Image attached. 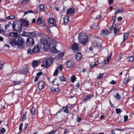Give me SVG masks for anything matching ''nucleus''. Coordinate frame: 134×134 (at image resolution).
Listing matches in <instances>:
<instances>
[{
	"mask_svg": "<svg viewBox=\"0 0 134 134\" xmlns=\"http://www.w3.org/2000/svg\"><path fill=\"white\" fill-rule=\"evenodd\" d=\"M78 40L83 45L85 44L88 41L87 36L85 33L83 32L79 33Z\"/></svg>",
	"mask_w": 134,
	"mask_h": 134,
	"instance_id": "1",
	"label": "nucleus"
},
{
	"mask_svg": "<svg viewBox=\"0 0 134 134\" xmlns=\"http://www.w3.org/2000/svg\"><path fill=\"white\" fill-rule=\"evenodd\" d=\"M25 42L23 38L21 37H18L17 39V45L19 48L21 49H24L25 47Z\"/></svg>",
	"mask_w": 134,
	"mask_h": 134,
	"instance_id": "2",
	"label": "nucleus"
},
{
	"mask_svg": "<svg viewBox=\"0 0 134 134\" xmlns=\"http://www.w3.org/2000/svg\"><path fill=\"white\" fill-rule=\"evenodd\" d=\"M39 44L42 46L40 47L41 48L43 47L44 50H47L49 48V45L47 43V40L45 38L41 39Z\"/></svg>",
	"mask_w": 134,
	"mask_h": 134,
	"instance_id": "3",
	"label": "nucleus"
},
{
	"mask_svg": "<svg viewBox=\"0 0 134 134\" xmlns=\"http://www.w3.org/2000/svg\"><path fill=\"white\" fill-rule=\"evenodd\" d=\"M53 60L49 58H46L43 61V64L45 65V67L47 68L49 67L51 64Z\"/></svg>",
	"mask_w": 134,
	"mask_h": 134,
	"instance_id": "4",
	"label": "nucleus"
},
{
	"mask_svg": "<svg viewBox=\"0 0 134 134\" xmlns=\"http://www.w3.org/2000/svg\"><path fill=\"white\" fill-rule=\"evenodd\" d=\"M12 25L13 29L14 30L19 31L21 29L22 24L20 23L15 24L13 23Z\"/></svg>",
	"mask_w": 134,
	"mask_h": 134,
	"instance_id": "5",
	"label": "nucleus"
},
{
	"mask_svg": "<svg viewBox=\"0 0 134 134\" xmlns=\"http://www.w3.org/2000/svg\"><path fill=\"white\" fill-rule=\"evenodd\" d=\"M48 41L50 45H52L53 46L52 47L57 46V43L55 40L49 38L48 39Z\"/></svg>",
	"mask_w": 134,
	"mask_h": 134,
	"instance_id": "6",
	"label": "nucleus"
},
{
	"mask_svg": "<svg viewBox=\"0 0 134 134\" xmlns=\"http://www.w3.org/2000/svg\"><path fill=\"white\" fill-rule=\"evenodd\" d=\"M72 48L74 52L76 53L79 50V47L77 45V44L75 43L73 44L72 46Z\"/></svg>",
	"mask_w": 134,
	"mask_h": 134,
	"instance_id": "7",
	"label": "nucleus"
},
{
	"mask_svg": "<svg viewBox=\"0 0 134 134\" xmlns=\"http://www.w3.org/2000/svg\"><path fill=\"white\" fill-rule=\"evenodd\" d=\"M9 43L12 46H15L17 45V38H14L10 39Z\"/></svg>",
	"mask_w": 134,
	"mask_h": 134,
	"instance_id": "8",
	"label": "nucleus"
},
{
	"mask_svg": "<svg viewBox=\"0 0 134 134\" xmlns=\"http://www.w3.org/2000/svg\"><path fill=\"white\" fill-rule=\"evenodd\" d=\"M67 67L69 68H71L73 67L74 65V62L72 60H70L67 61L66 63Z\"/></svg>",
	"mask_w": 134,
	"mask_h": 134,
	"instance_id": "9",
	"label": "nucleus"
},
{
	"mask_svg": "<svg viewBox=\"0 0 134 134\" xmlns=\"http://www.w3.org/2000/svg\"><path fill=\"white\" fill-rule=\"evenodd\" d=\"M43 35V34H42L38 33L36 31L31 32V36L34 37H41Z\"/></svg>",
	"mask_w": 134,
	"mask_h": 134,
	"instance_id": "10",
	"label": "nucleus"
},
{
	"mask_svg": "<svg viewBox=\"0 0 134 134\" xmlns=\"http://www.w3.org/2000/svg\"><path fill=\"white\" fill-rule=\"evenodd\" d=\"M75 9L73 8H71L68 9L66 13L67 15H69L73 14L74 12Z\"/></svg>",
	"mask_w": 134,
	"mask_h": 134,
	"instance_id": "11",
	"label": "nucleus"
},
{
	"mask_svg": "<svg viewBox=\"0 0 134 134\" xmlns=\"http://www.w3.org/2000/svg\"><path fill=\"white\" fill-rule=\"evenodd\" d=\"M44 83L43 80H41L39 83L38 85V87L40 90L43 88L44 87Z\"/></svg>",
	"mask_w": 134,
	"mask_h": 134,
	"instance_id": "12",
	"label": "nucleus"
},
{
	"mask_svg": "<svg viewBox=\"0 0 134 134\" xmlns=\"http://www.w3.org/2000/svg\"><path fill=\"white\" fill-rule=\"evenodd\" d=\"M40 48L38 46H35L32 50V52L34 53H37L40 51Z\"/></svg>",
	"mask_w": 134,
	"mask_h": 134,
	"instance_id": "13",
	"label": "nucleus"
},
{
	"mask_svg": "<svg viewBox=\"0 0 134 134\" xmlns=\"http://www.w3.org/2000/svg\"><path fill=\"white\" fill-rule=\"evenodd\" d=\"M48 21L51 24H53V26H56V22L55 19L53 18H50L48 19Z\"/></svg>",
	"mask_w": 134,
	"mask_h": 134,
	"instance_id": "14",
	"label": "nucleus"
},
{
	"mask_svg": "<svg viewBox=\"0 0 134 134\" xmlns=\"http://www.w3.org/2000/svg\"><path fill=\"white\" fill-rule=\"evenodd\" d=\"M21 21L23 25L26 27H27L29 25V21L25 19H22Z\"/></svg>",
	"mask_w": 134,
	"mask_h": 134,
	"instance_id": "15",
	"label": "nucleus"
},
{
	"mask_svg": "<svg viewBox=\"0 0 134 134\" xmlns=\"http://www.w3.org/2000/svg\"><path fill=\"white\" fill-rule=\"evenodd\" d=\"M40 64V62L38 61L34 60L32 63V65L34 68Z\"/></svg>",
	"mask_w": 134,
	"mask_h": 134,
	"instance_id": "16",
	"label": "nucleus"
},
{
	"mask_svg": "<svg viewBox=\"0 0 134 134\" xmlns=\"http://www.w3.org/2000/svg\"><path fill=\"white\" fill-rule=\"evenodd\" d=\"M30 44L32 45L34 44V41L33 38L31 37L28 38L26 41Z\"/></svg>",
	"mask_w": 134,
	"mask_h": 134,
	"instance_id": "17",
	"label": "nucleus"
},
{
	"mask_svg": "<svg viewBox=\"0 0 134 134\" xmlns=\"http://www.w3.org/2000/svg\"><path fill=\"white\" fill-rule=\"evenodd\" d=\"M44 7V6L43 4H41L38 6V9L39 12H41L43 11Z\"/></svg>",
	"mask_w": 134,
	"mask_h": 134,
	"instance_id": "18",
	"label": "nucleus"
},
{
	"mask_svg": "<svg viewBox=\"0 0 134 134\" xmlns=\"http://www.w3.org/2000/svg\"><path fill=\"white\" fill-rule=\"evenodd\" d=\"M82 55L80 53H77L76 56V59L77 61H79L80 60L82 57Z\"/></svg>",
	"mask_w": 134,
	"mask_h": 134,
	"instance_id": "19",
	"label": "nucleus"
},
{
	"mask_svg": "<svg viewBox=\"0 0 134 134\" xmlns=\"http://www.w3.org/2000/svg\"><path fill=\"white\" fill-rule=\"evenodd\" d=\"M130 80V77H128L124 79L123 82V83L124 85H125L126 83L128 82Z\"/></svg>",
	"mask_w": 134,
	"mask_h": 134,
	"instance_id": "20",
	"label": "nucleus"
},
{
	"mask_svg": "<svg viewBox=\"0 0 134 134\" xmlns=\"http://www.w3.org/2000/svg\"><path fill=\"white\" fill-rule=\"evenodd\" d=\"M111 53H110V54L109 55V57H108L107 59L105 60V61L104 62V64H107L109 62V60H110L111 59Z\"/></svg>",
	"mask_w": 134,
	"mask_h": 134,
	"instance_id": "21",
	"label": "nucleus"
},
{
	"mask_svg": "<svg viewBox=\"0 0 134 134\" xmlns=\"http://www.w3.org/2000/svg\"><path fill=\"white\" fill-rule=\"evenodd\" d=\"M64 22L66 23H67L69 22V18L68 16H65L63 18Z\"/></svg>",
	"mask_w": 134,
	"mask_h": 134,
	"instance_id": "22",
	"label": "nucleus"
},
{
	"mask_svg": "<svg viewBox=\"0 0 134 134\" xmlns=\"http://www.w3.org/2000/svg\"><path fill=\"white\" fill-rule=\"evenodd\" d=\"M22 36L28 37L31 36V32H24L22 34Z\"/></svg>",
	"mask_w": 134,
	"mask_h": 134,
	"instance_id": "23",
	"label": "nucleus"
},
{
	"mask_svg": "<svg viewBox=\"0 0 134 134\" xmlns=\"http://www.w3.org/2000/svg\"><path fill=\"white\" fill-rule=\"evenodd\" d=\"M36 23L37 24H41L42 23V21L41 18L39 17L37 20Z\"/></svg>",
	"mask_w": 134,
	"mask_h": 134,
	"instance_id": "24",
	"label": "nucleus"
},
{
	"mask_svg": "<svg viewBox=\"0 0 134 134\" xmlns=\"http://www.w3.org/2000/svg\"><path fill=\"white\" fill-rule=\"evenodd\" d=\"M18 34L17 32H12L10 33V36H13L14 37H16L17 36Z\"/></svg>",
	"mask_w": 134,
	"mask_h": 134,
	"instance_id": "25",
	"label": "nucleus"
},
{
	"mask_svg": "<svg viewBox=\"0 0 134 134\" xmlns=\"http://www.w3.org/2000/svg\"><path fill=\"white\" fill-rule=\"evenodd\" d=\"M31 112L32 115H34L35 114V107H32L31 110Z\"/></svg>",
	"mask_w": 134,
	"mask_h": 134,
	"instance_id": "26",
	"label": "nucleus"
},
{
	"mask_svg": "<svg viewBox=\"0 0 134 134\" xmlns=\"http://www.w3.org/2000/svg\"><path fill=\"white\" fill-rule=\"evenodd\" d=\"M101 31L102 33L106 35H108L109 34V31L106 30H102Z\"/></svg>",
	"mask_w": 134,
	"mask_h": 134,
	"instance_id": "27",
	"label": "nucleus"
},
{
	"mask_svg": "<svg viewBox=\"0 0 134 134\" xmlns=\"http://www.w3.org/2000/svg\"><path fill=\"white\" fill-rule=\"evenodd\" d=\"M56 46L52 47V50L53 52L55 53H57L58 52V50L55 48Z\"/></svg>",
	"mask_w": 134,
	"mask_h": 134,
	"instance_id": "28",
	"label": "nucleus"
},
{
	"mask_svg": "<svg viewBox=\"0 0 134 134\" xmlns=\"http://www.w3.org/2000/svg\"><path fill=\"white\" fill-rule=\"evenodd\" d=\"M27 112H26L22 116V120L23 121L25 120L26 119V115Z\"/></svg>",
	"mask_w": 134,
	"mask_h": 134,
	"instance_id": "29",
	"label": "nucleus"
},
{
	"mask_svg": "<svg viewBox=\"0 0 134 134\" xmlns=\"http://www.w3.org/2000/svg\"><path fill=\"white\" fill-rule=\"evenodd\" d=\"M104 73H99V75L97 76V78L98 79H100L102 78L104 75Z\"/></svg>",
	"mask_w": 134,
	"mask_h": 134,
	"instance_id": "30",
	"label": "nucleus"
},
{
	"mask_svg": "<svg viewBox=\"0 0 134 134\" xmlns=\"http://www.w3.org/2000/svg\"><path fill=\"white\" fill-rule=\"evenodd\" d=\"M128 62H132L133 59V56H130L128 58Z\"/></svg>",
	"mask_w": 134,
	"mask_h": 134,
	"instance_id": "31",
	"label": "nucleus"
},
{
	"mask_svg": "<svg viewBox=\"0 0 134 134\" xmlns=\"http://www.w3.org/2000/svg\"><path fill=\"white\" fill-rule=\"evenodd\" d=\"M128 35V34L127 33H124V39L123 41H124V40L127 39Z\"/></svg>",
	"mask_w": 134,
	"mask_h": 134,
	"instance_id": "32",
	"label": "nucleus"
},
{
	"mask_svg": "<svg viewBox=\"0 0 134 134\" xmlns=\"http://www.w3.org/2000/svg\"><path fill=\"white\" fill-rule=\"evenodd\" d=\"M76 79V77L74 76H72L71 78V82L73 83L74 82Z\"/></svg>",
	"mask_w": 134,
	"mask_h": 134,
	"instance_id": "33",
	"label": "nucleus"
},
{
	"mask_svg": "<svg viewBox=\"0 0 134 134\" xmlns=\"http://www.w3.org/2000/svg\"><path fill=\"white\" fill-rule=\"evenodd\" d=\"M38 115L39 118H42L43 116V112L40 113H38Z\"/></svg>",
	"mask_w": 134,
	"mask_h": 134,
	"instance_id": "34",
	"label": "nucleus"
},
{
	"mask_svg": "<svg viewBox=\"0 0 134 134\" xmlns=\"http://www.w3.org/2000/svg\"><path fill=\"white\" fill-rule=\"evenodd\" d=\"M115 97L116 98V99L119 100L121 98V96L119 95V93H117L116 94V96H115Z\"/></svg>",
	"mask_w": 134,
	"mask_h": 134,
	"instance_id": "35",
	"label": "nucleus"
},
{
	"mask_svg": "<svg viewBox=\"0 0 134 134\" xmlns=\"http://www.w3.org/2000/svg\"><path fill=\"white\" fill-rule=\"evenodd\" d=\"M58 68L55 70L54 72V73L53 75L54 76H57L58 74Z\"/></svg>",
	"mask_w": 134,
	"mask_h": 134,
	"instance_id": "36",
	"label": "nucleus"
},
{
	"mask_svg": "<svg viewBox=\"0 0 134 134\" xmlns=\"http://www.w3.org/2000/svg\"><path fill=\"white\" fill-rule=\"evenodd\" d=\"M124 11V10L123 8H119L118 10H117V12L118 13H122Z\"/></svg>",
	"mask_w": 134,
	"mask_h": 134,
	"instance_id": "37",
	"label": "nucleus"
},
{
	"mask_svg": "<svg viewBox=\"0 0 134 134\" xmlns=\"http://www.w3.org/2000/svg\"><path fill=\"white\" fill-rule=\"evenodd\" d=\"M60 78L61 81H66V78L63 76H60Z\"/></svg>",
	"mask_w": 134,
	"mask_h": 134,
	"instance_id": "38",
	"label": "nucleus"
},
{
	"mask_svg": "<svg viewBox=\"0 0 134 134\" xmlns=\"http://www.w3.org/2000/svg\"><path fill=\"white\" fill-rule=\"evenodd\" d=\"M116 112L117 114H119L121 112V111L120 109H116Z\"/></svg>",
	"mask_w": 134,
	"mask_h": 134,
	"instance_id": "39",
	"label": "nucleus"
},
{
	"mask_svg": "<svg viewBox=\"0 0 134 134\" xmlns=\"http://www.w3.org/2000/svg\"><path fill=\"white\" fill-rule=\"evenodd\" d=\"M23 123H21L19 127V130L20 131L19 132L20 133L22 130V127L23 126Z\"/></svg>",
	"mask_w": 134,
	"mask_h": 134,
	"instance_id": "40",
	"label": "nucleus"
},
{
	"mask_svg": "<svg viewBox=\"0 0 134 134\" xmlns=\"http://www.w3.org/2000/svg\"><path fill=\"white\" fill-rule=\"evenodd\" d=\"M11 23L10 22H9L8 24L6 25L5 27V28L7 29L9 27V26L11 25Z\"/></svg>",
	"mask_w": 134,
	"mask_h": 134,
	"instance_id": "41",
	"label": "nucleus"
},
{
	"mask_svg": "<svg viewBox=\"0 0 134 134\" xmlns=\"http://www.w3.org/2000/svg\"><path fill=\"white\" fill-rule=\"evenodd\" d=\"M28 72L27 68V67L25 68L23 70V72L24 74Z\"/></svg>",
	"mask_w": 134,
	"mask_h": 134,
	"instance_id": "42",
	"label": "nucleus"
},
{
	"mask_svg": "<svg viewBox=\"0 0 134 134\" xmlns=\"http://www.w3.org/2000/svg\"><path fill=\"white\" fill-rule=\"evenodd\" d=\"M114 33L115 34H116L117 32L119 31H120V29H118L116 28H115L114 29Z\"/></svg>",
	"mask_w": 134,
	"mask_h": 134,
	"instance_id": "43",
	"label": "nucleus"
},
{
	"mask_svg": "<svg viewBox=\"0 0 134 134\" xmlns=\"http://www.w3.org/2000/svg\"><path fill=\"white\" fill-rule=\"evenodd\" d=\"M13 82L14 83L13 84L14 85H18L20 83V82L18 81H14Z\"/></svg>",
	"mask_w": 134,
	"mask_h": 134,
	"instance_id": "44",
	"label": "nucleus"
},
{
	"mask_svg": "<svg viewBox=\"0 0 134 134\" xmlns=\"http://www.w3.org/2000/svg\"><path fill=\"white\" fill-rule=\"evenodd\" d=\"M128 119V116L127 115H124V120L125 121H126Z\"/></svg>",
	"mask_w": 134,
	"mask_h": 134,
	"instance_id": "45",
	"label": "nucleus"
},
{
	"mask_svg": "<svg viewBox=\"0 0 134 134\" xmlns=\"http://www.w3.org/2000/svg\"><path fill=\"white\" fill-rule=\"evenodd\" d=\"M34 53V52H32V50L29 49L27 50V53L28 54H31L32 53Z\"/></svg>",
	"mask_w": 134,
	"mask_h": 134,
	"instance_id": "46",
	"label": "nucleus"
},
{
	"mask_svg": "<svg viewBox=\"0 0 134 134\" xmlns=\"http://www.w3.org/2000/svg\"><path fill=\"white\" fill-rule=\"evenodd\" d=\"M115 130H118L120 131H124L126 130V129H115Z\"/></svg>",
	"mask_w": 134,
	"mask_h": 134,
	"instance_id": "47",
	"label": "nucleus"
},
{
	"mask_svg": "<svg viewBox=\"0 0 134 134\" xmlns=\"http://www.w3.org/2000/svg\"><path fill=\"white\" fill-rule=\"evenodd\" d=\"M43 74V73L42 72H40L36 74V75L37 76H40L41 75H42Z\"/></svg>",
	"mask_w": 134,
	"mask_h": 134,
	"instance_id": "48",
	"label": "nucleus"
},
{
	"mask_svg": "<svg viewBox=\"0 0 134 134\" xmlns=\"http://www.w3.org/2000/svg\"><path fill=\"white\" fill-rule=\"evenodd\" d=\"M46 29L47 30V31L49 32H50V26H47L46 27Z\"/></svg>",
	"mask_w": 134,
	"mask_h": 134,
	"instance_id": "49",
	"label": "nucleus"
},
{
	"mask_svg": "<svg viewBox=\"0 0 134 134\" xmlns=\"http://www.w3.org/2000/svg\"><path fill=\"white\" fill-rule=\"evenodd\" d=\"M51 91L52 92H56V89L54 88L53 87H51L50 88Z\"/></svg>",
	"mask_w": 134,
	"mask_h": 134,
	"instance_id": "50",
	"label": "nucleus"
},
{
	"mask_svg": "<svg viewBox=\"0 0 134 134\" xmlns=\"http://www.w3.org/2000/svg\"><path fill=\"white\" fill-rule=\"evenodd\" d=\"M56 131L57 130H55L52 132L51 131L49 132L48 133H45L44 134H55Z\"/></svg>",
	"mask_w": 134,
	"mask_h": 134,
	"instance_id": "51",
	"label": "nucleus"
},
{
	"mask_svg": "<svg viewBox=\"0 0 134 134\" xmlns=\"http://www.w3.org/2000/svg\"><path fill=\"white\" fill-rule=\"evenodd\" d=\"M64 53H62L60 54H59V57H61V58H62L64 56Z\"/></svg>",
	"mask_w": 134,
	"mask_h": 134,
	"instance_id": "52",
	"label": "nucleus"
},
{
	"mask_svg": "<svg viewBox=\"0 0 134 134\" xmlns=\"http://www.w3.org/2000/svg\"><path fill=\"white\" fill-rule=\"evenodd\" d=\"M88 98H88V97L86 96V97L83 99V100L85 102L87 101L88 100H89Z\"/></svg>",
	"mask_w": 134,
	"mask_h": 134,
	"instance_id": "53",
	"label": "nucleus"
},
{
	"mask_svg": "<svg viewBox=\"0 0 134 134\" xmlns=\"http://www.w3.org/2000/svg\"><path fill=\"white\" fill-rule=\"evenodd\" d=\"M5 131V130L4 128H3L1 130V132L2 133H4Z\"/></svg>",
	"mask_w": 134,
	"mask_h": 134,
	"instance_id": "54",
	"label": "nucleus"
},
{
	"mask_svg": "<svg viewBox=\"0 0 134 134\" xmlns=\"http://www.w3.org/2000/svg\"><path fill=\"white\" fill-rule=\"evenodd\" d=\"M72 105L70 104H69L67 105L66 106V107L68 108H70L72 107Z\"/></svg>",
	"mask_w": 134,
	"mask_h": 134,
	"instance_id": "55",
	"label": "nucleus"
},
{
	"mask_svg": "<svg viewBox=\"0 0 134 134\" xmlns=\"http://www.w3.org/2000/svg\"><path fill=\"white\" fill-rule=\"evenodd\" d=\"M81 119L80 117H78L77 118V122H79L81 120Z\"/></svg>",
	"mask_w": 134,
	"mask_h": 134,
	"instance_id": "56",
	"label": "nucleus"
},
{
	"mask_svg": "<svg viewBox=\"0 0 134 134\" xmlns=\"http://www.w3.org/2000/svg\"><path fill=\"white\" fill-rule=\"evenodd\" d=\"M99 64V62L98 61H96L95 62L94 64V65H95V66H96L97 65Z\"/></svg>",
	"mask_w": 134,
	"mask_h": 134,
	"instance_id": "57",
	"label": "nucleus"
},
{
	"mask_svg": "<svg viewBox=\"0 0 134 134\" xmlns=\"http://www.w3.org/2000/svg\"><path fill=\"white\" fill-rule=\"evenodd\" d=\"M116 83V82L114 80H112L110 82V83L113 85H114Z\"/></svg>",
	"mask_w": 134,
	"mask_h": 134,
	"instance_id": "58",
	"label": "nucleus"
},
{
	"mask_svg": "<svg viewBox=\"0 0 134 134\" xmlns=\"http://www.w3.org/2000/svg\"><path fill=\"white\" fill-rule=\"evenodd\" d=\"M109 28L111 30H114V29L115 28H114V27L113 26V25H112L111 27H109Z\"/></svg>",
	"mask_w": 134,
	"mask_h": 134,
	"instance_id": "59",
	"label": "nucleus"
},
{
	"mask_svg": "<svg viewBox=\"0 0 134 134\" xmlns=\"http://www.w3.org/2000/svg\"><path fill=\"white\" fill-rule=\"evenodd\" d=\"M58 68L60 69V70L61 71L62 70L63 68L62 65H60L58 67Z\"/></svg>",
	"mask_w": 134,
	"mask_h": 134,
	"instance_id": "60",
	"label": "nucleus"
},
{
	"mask_svg": "<svg viewBox=\"0 0 134 134\" xmlns=\"http://www.w3.org/2000/svg\"><path fill=\"white\" fill-rule=\"evenodd\" d=\"M122 20V18L121 17H119L118 18V20L119 21H121Z\"/></svg>",
	"mask_w": 134,
	"mask_h": 134,
	"instance_id": "61",
	"label": "nucleus"
},
{
	"mask_svg": "<svg viewBox=\"0 0 134 134\" xmlns=\"http://www.w3.org/2000/svg\"><path fill=\"white\" fill-rule=\"evenodd\" d=\"M64 111L66 113H68L69 112V110L67 109L66 108L64 110Z\"/></svg>",
	"mask_w": 134,
	"mask_h": 134,
	"instance_id": "62",
	"label": "nucleus"
},
{
	"mask_svg": "<svg viewBox=\"0 0 134 134\" xmlns=\"http://www.w3.org/2000/svg\"><path fill=\"white\" fill-rule=\"evenodd\" d=\"M101 16V15L100 14L98 16H97V17H96V18H95L96 19H99L100 18Z\"/></svg>",
	"mask_w": 134,
	"mask_h": 134,
	"instance_id": "63",
	"label": "nucleus"
},
{
	"mask_svg": "<svg viewBox=\"0 0 134 134\" xmlns=\"http://www.w3.org/2000/svg\"><path fill=\"white\" fill-rule=\"evenodd\" d=\"M87 96V97H88V98H88L89 99H90L91 98H92L93 97V96L92 95H89Z\"/></svg>",
	"mask_w": 134,
	"mask_h": 134,
	"instance_id": "64",
	"label": "nucleus"
}]
</instances>
